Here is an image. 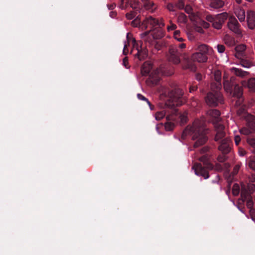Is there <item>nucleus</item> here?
<instances>
[{"label": "nucleus", "instance_id": "obj_1", "mask_svg": "<svg viewBox=\"0 0 255 255\" xmlns=\"http://www.w3.org/2000/svg\"><path fill=\"white\" fill-rule=\"evenodd\" d=\"M204 126L205 121L203 118H202L195 120L192 126L186 129V132H188L189 130V132L192 135V139L196 140L194 143L195 147H198L204 144L207 140L206 136V131Z\"/></svg>", "mask_w": 255, "mask_h": 255}, {"label": "nucleus", "instance_id": "obj_2", "mask_svg": "<svg viewBox=\"0 0 255 255\" xmlns=\"http://www.w3.org/2000/svg\"><path fill=\"white\" fill-rule=\"evenodd\" d=\"M215 89V91L212 89V91L208 93L205 98L207 104L211 107H216L223 102V97L220 90Z\"/></svg>", "mask_w": 255, "mask_h": 255}, {"label": "nucleus", "instance_id": "obj_3", "mask_svg": "<svg viewBox=\"0 0 255 255\" xmlns=\"http://www.w3.org/2000/svg\"><path fill=\"white\" fill-rule=\"evenodd\" d=\"M140 38L145 42L151 44L154 39H160L163 37L164 33L160 29H151V31H147L140 34Z\"/></svg>", "mask_w": 255, "mask_h": 255}, {"label": "nucleus", "instance_id": "obj_4", "mask_svg": "<svg viewBox=\"0 0 255 255\" xmlns=\"http://www.w3.org/2000/svg\"><path fill=\"white\" fill-rule=\"evenodd\" d=\"M228 17V13L223 12L214 16L211 15H207L206 18L208 21L212 23L214 28L217 29H220L222 28L223 23Z\"/></svg>", "mask_w": 255, "mask_h": 255}, {"label": "nucleus", "instance_id": "obj_5", "mask_svg": "<svg viewBox=\"0 0 255 255\" xmlns=\"http://www.w3.org/2000/svg\"><path fill=\"white\" fill-rule=\"evenodd\" d=\"M143 25L145 28H149L148 31H151V29H153V28L156 26H158L160 28L164 26V23L162 19H156L150 16L146 17L143 21Z\"/></svg>", "mask_w": 255, "mask_h": 255}, {"label": "nucleus", "instance_id": "obj_6", "mask_svg": "<svg viewBox=\"0 0 255 255\" xmlns=\"http://www.w3.org/2000/svg\"><path fill=\"white\" fill-rule=\"evenodd\" d=\"M183 94V91L179 88L176 89L170 93V98L172 102H173V105L180 106L182 104L181 99L182 97Z\"/></svg>", "mask_w": 255, "mask_h": 255}, {"label": "nucleus", "instance_id": "obj_7", "mask_svg": "<svg viewBox=\"0 0 255 255\" xmlns=\"http://www.w3.org/2000/svg\"><path fill=\"white\" fill-rule=\"evenodd\" d=\"M227 26L229 29L236 34L240 36L242 35V31L240 28V25L235 17H231L229 18Z\"/></svg>", "mask_w": 255, "mask_h": 255}, {"label": "nucleus", "instance_id": "obj_8", "mask_svg": "<svg viewBox=\"0 0 255 255\" xmlns=\"http://www.w3.org/2000/svg\"><path fill=\"white\" fill-rule=\"evenodd\" d=\"M247 118L251 121V122L248 124V126L249 128L245 127L240 130V133L245 135H249L255 130V117L248 114Z\"/></svg>", "mask_w": 255, "mask_h": 255}, {"label": "nucleus", "instance_id": "obj_9", "mask_svg": "<svg viewBox=\"0 0 255 255\" xmlns=\"http://www.w3.org/2000/svg\"><path fill=\"white\" fill-rule=\"evenodd\" d=\"M133 51L135 49L137 51L136 53L135 54L139 60H142L144 59L147 56V52L146 50L142 49L141 46L140 42L136 44L135 40L133 39Z\"/></svg>", "mask_w": 255, "mask_h": 255}, {"label": "nucleus", "instance_id": "obj_10", "mask_svg": "<svg viewBox=\"0 0 255 255\" xmlns=\"http://www.w3.org/2000/svg\"><path fill=\"white\" fill-rule=\"evenodd\" d=\"M192 168L194 170L195 174L196 175L202 176L205 179H207L209 177L208 172L205 168L202 167L200 163L195 164Z\"/></svg>", "mask_w": 255, "mask_h": 255}, {"label": "nucleus", "instance_id": "obj_11", "mask_svg": "<svg viewBox=\"0 0 255 255\" xmlns=\"http://www.w3.org/2000/svg\"><path fill=\"white\" fill-rule=\"evenodd\" d=\"M219 149L224 154L229 153L231 150V140L225 137L221 141V144L218 147Z\"/></svg>", "mask_w": 255, "mask_h": 255}, {"label": "nucleus", "instance_id": "obj_12", "mask_svg": "<svg viewBox=\"0 0 255 255\" xmlns=\"http://www.w3.org/2000/svg\"><path fill=\"white\" fill-rule=\"evenodd\" d=\"M180 54L177 50L174 48L169 49V60L175 64H178L180 62L179 58Z\"/></svg>", "mask_w": 255, "mask_h": 255}, {"label": "nucleus", "instance_id": "obj_13", "mask_svg": "<svg viewBox=\"0 0 255 255\" xmlns=\"http://www.w3.org/2000/svg\"><path fill=\"white\" fill-rule=\"evenodd\" d=\"M217 133L215 137V140L216 141H221L223 138L225 136V133L224 131V127L221 123L216 124L215 125Z\"/></svg>", "mask_w": 255, "mask_h": 255}, {"label": "nucleus", "instance_id": "obj_14", "mask_svg": "<svg viewBox=\"0 0 255 255\" xmlns=\"http://www.w3.org/2000/svg\"><path fill=\"white\" fill-rule=\"evenodd\" d=\"M221 72L220 70H216L214 72V78L216 81V83L212 84H211V89H217L218 90H220L221 88Z\"/></svg>", "mask_w": 255, "mask_h": 255}, {"label": "nucleus", "instance_id": "obj_15", "mask_svg": "<svg viewBox=\"0 0 255 255\" xmlns=\"http://www.w3.org/2000/svg\"><path fill=\"white\" fill-rule=\"evenodd\" d=\"M192 60L199 63H204L207 61V56L206 54L201 52H195L191 57Z\"/></svg>", "mask_w": 255, "mask_h": 255}, {"label": "nucleus", "instance_id": "obj_16", "mask_svg": "<svg viewBox=\"0 0 255 255\" xmlns=\"http://www.w3.org/2000/svg\"><path fill=\"white\" fill-rule=\"evenodd\" d=\"M247 20L249 28L254 29L255 27V13L253 11L247 12Z\"/></svg>", "mask_w": 255, "mask_h": 255}, {"label": "nucleus", "instance_id": "obj_17", "mask_svg": "<svg viewBox=\"0 0 255 255\" xmlns=\"http://www.w3.org/2000/svg\"><path fill=\"white\" fill-rule=\"evenodd\" d=\"M198 160L203 162L206 168L209 169H212L213 166L210 163L209 155L207 154H204L199 157Z\"/></svg>", "mask_w": 255, "mask_h": 255}, {"label": "nucleus", "instance_id": "obj_18", "mask_svg": "<svg viewBox=\"0 0 255 255\" xmlns=\"http://www.w3.org/2000/svg\"><path fill=\"white\" fill-rule=\"evenodd\" d=\"M152 68V66L150 62H148V61L145 62L143 64V65L141 67V73L142 75H146L148 74L150 72Z\"/></svg>", "mask_w": 255, "mask_h": 255}, {"label": "nucleus", "instance_id": "obj_19", "mask_svg": "<svg viewBox=\"0 0 255 255\" xmlns=\"http://www.w3.org/2000/svg\"><path fill=\"white\" fill-rule=\"evenodd\" d=\"M242 84L243 86H247L250 91L255 90V78H251L248 82L243 81Z\"/></svg>", "mask_w": 255, "mask_h": 255}, {"label": "nucleus", "instance_id": "obj_20", "mask_svg": "<svg viewBox=\"0 0 255 255\" xmlns=\"http://www.w3.org/2000/svg\"><path fill=\"white\" fill-rule=\"evenodd\" d=\"M237 128V125L234 123L233 127L231 128V129L229 130V132L230 134H231L232 132L234 133L235 143L236 145H238L241 141V137L239 135L236 134Z\"/></svg>", "mask_w": 255, "mask_h": 255}, {"label": "nucleus", "instance_id": "obj_21", "mask_svg": "<svg viewBox=\"0 0 255 255\" xmlns=\"http://www.w3.org/2000/svg\"><path fill=\"white\" fill-rule=\"evenodd\" d=\"M243 94L242 88L238 85H236L234 87L233 96L239 99V101H242V96Z\"/></svg>", "mask_w": 255, "mask_h": 255}, {"label": "nucleus", "instance_id": "obj_22", "mask_svg": "<svg viewBox=\"0 0 255 255\" xmlns=\"http://www.w3.org/2000/svg\"><path fill=\"white\" fill-rule=\"evenodd\" d=\"M230 71L236 74L237 76L241 77H245L248 74V72L243 71L242 69L235 67H232L230 68Z\"/></svg>", "mask_w": 255, "mask_h": 255}, {"label": "nucleus", "instance_id": "obj_23", "mask_svg": "<svg viewBox=\"0 0 255 255\" xmlns=\"http://www.w3.org/2000/svg\"><path fill=\"white\" fill-rule=\"evenodd\" d=\"M235 13L241 22L245 20L246 15L244 10L241 8H236L235 10Z\"/></svg>", "mask_w": 255, "mask_h": 255}, {"label": "nucleus", "instance_id": "obj_24", "mask_svg": "<svg viewBox=\"0 0 255 255\" xmlns=\"http://www.w3.org/2000/svg\"><path fill=\"white\" fill-rule=\"evenodd\" d=\"M130 6L132 8L133 10L138 11V12H141L142 8H140V6L138 0H131L129 2Z\"/></svg>", "mask_w": 255, "mask_h": 255}, {"label": "nucleus", "instance_id": "obj_25", "mask_svg": "<svg viewBox=\"0 0 255 255\" xmlns=\"http://www.w3.org/2000/svg\"><path fill=\"white\" fill-rule=\"evenodd\" d=\"M142 0L144 1L143 6L146 9L150 10L151 12H153L156 8V7L154 6V4L152 1L149 0L146 1V0Z\"/></svg>", "mask_w": 255, "mask_h": 255}, {"label": "nucleus", "instance_id": "obj_26", "mask_svg": "<svg viewBox=\"0 0 255 255\" xmlns=\"http://www.w3.org/2000/svg\"><path fill=\"white\" fill-rule=\"evenodd\" d=\"M207 115L213 119H218L220 116V112L216 109L210 110L207 111Z\"/></svg>", "mask_w": 255, "mask_h": 255}, {"label": "nucleus", "instance_id": "obj_27", "mask_svg": "<svg viewBox=\"0 0 255 255\" xmlns=\"http://www.w3.org/2000/svg\"><path fill=\"white\" fill-rule=\"evenodd\" d=\"M224 3L222 0H211L210 5L214 8H219L222 7Z\"/></svg>", "mask_w": 255, "mask_h": 255}, {"label": "nucleus", "instance_id": "obj_28", "mask_svg": "<svg viewBox=\"0 0 255 255\" xmlns=\"http://www.w3.org/2000/svg\"><path fill=\"white\" fill-rule=\"evenodd\" d=\"M224 41L226 45L230 47L233 46L235 44L234 39L229 35H225L224 38Z\"/></svg>", "mask_w": 255, "mask_h": 255}, {"label": "nucleus", "instance_id": "obj_29", "mask_svg": "<svg viewBox=\"0 0 255 255\" xmlns=\"http://www.w3.org/2000/svg\"><path fill=\"white\" fill-rule=\"evenodd\" d=\"M191 20L195 22L194 25L195 30L200 33H204V30L203 29L202 27L199 24V22H197V18L196 17L195 18L191 17Z\"/></svg>", "mask_w": 255, "mask_h": 255}, {"label": "nucleus", "instance_id": "obj_30", "mask_svg": "<svg viewBox=\"0 0 255 255\" xmlns=\"http://www.w3.org/2000/svg\"><path fill=\"white\" fill-rule=\"evenodd\" d=\"M197 50L198 52H201L206 55L208 51V46L205 44H201L198 46Z\"/></svg>", "mask_w": 255, "mask_h": 255}, {"label": "nucleus", "instance_id": "obj_31", "mask_svg": "<svg viewBox=\"0 0 255 255\" xmlns=\"http://www.w3.org/2000/svg\"><path fill=\"white\" fill-rule=\"evenodd\" d=\"M246 49V46L244 44L238 45L235 48L236 51L239 55L242 54L243 52L245 51Z\"/></svg>", "mask_w": 255, "mask_h": 255}, {"label": "nucleus", "instance_id": "obj_32", "mask_svg": "<svg viewBox=\"0 0 255 255\" xmlns=\"http://www.w3.org/2000/svg\"><path fill=\"white\" fill-rule=\"evenodd\" d=\"M197 22H199V24L204 28H208L209 27V23L201 19L198 16H196Z\"/></svg>", "mask_w": 255, "mask_h": 255}, {"label": "nucleus", "instance_id": "obj_33", "mask_svg": "<svg viewBox=\"0 0 255 255\" xmlns=\"http://www.w3.org/2000/svg\"><path fill=\"white\" fill-rule=\"evenodd\" d=\"M177 21L180 23H185L187 21V17L185 14L181 13L179 14L177 18Z\"/></svg>", "mask_w": 255, "mask_h": 255}, {"label": "nucleus", "instance_id": "obj_34", "mask_svg": "<svg viewBox=\"0 0 255 255\" xmlns=\"http://www.w3.org/2000/svg\"><path fill=\"white\" fill-rule=\"evenodd\" d=\"M183 68L184 69H190L191 71H195L196 67L195 65L190 62H188L186 65H183Z\"/></svg>", "mask_w": 255, "mask_h": 255}, {"label": "nucleus", "instance_id": "obj_35", "mask_svg": "<svg viewBox=\"0 0 255 255\" xmlns=\"http://www.w3.org/2000/svg\"><path fill=\"white\" fill-rule=\"evenodd\" d=\"M139 13L138 11L134 10L133 11L127 13L126 14V17L127 19L131 20L137 16V14Z\"/></svg>", "mask_w": 255, "mask_h": 255}, {"label": "nucleus", "instance_id": "obj_36", "mask_svg": "<svg viewBox=\"0 0 255 255\" xmlns=\"http://www.w3.org/2000/svg\"><path fill=\"white\" fill-rule=\"evenodd\" d=\"M165 116V113L164 111L157 112L155 114V119L157 121H160Z\"/></svg>", "mask_w": 255, "mask_h": 255}, {"label": "nucleus", "instance_id": "obj_37", "mask_svg": "<svg viewBox=\"0 0 255 255\" xmlns=\"http://www.w3.org/2000/svg\"><path fill=\"white\" fill-rule=\"evenodd\" d=\"M185 11L190 15V17L195 18L197 16H194V13L193 12V9L192 7L188 5H187L185 7Z\"/></svg>", "mask_w": 255, "mask_h": 255}, {"label": "nucleus", "instance_id": "obj_38", "mask_svg": "<svg viewBox=\"0 0 255 255\" xmlns=\"http://www.w3.org/2000/svg\"><path fill=\"white\" fill-rule=\"evenodd\" d=\"M164 127L166 131H170L173 129L174 124L171 122H168L165 124Z\"/></svg>", "mask_w": 255, "mask_h": 255}, {"label": "nucleus", "instance_id": "obj_39", "mask_svg": "<svg viewBox=\"0 0 255 255\" xmlns=\"http://www.w3.org/2000/svg\"><path fill=\"white\" fill-rule=\"evenodd\" d=\"M240 192V187L238 184H235L233 186L232 192L234 195H238Z\"/></svg>", "mask_w": 255, "mask_h": 255}, {"label": "nucleus", "instance_id": "obj_40", "mask_svg": "<svg viewBox=\"0 0 255 255\" xmlns=\"http://www.w3.org/2000/svg\"><path fill=\"white\" fill-rule=\"evenodd\" d=\"M180 32L179 30H175L174 32V37L178 41L181 42L183 41V38L180 36Z\"/></svg>", "mask_w": 255, "mask_h": 255}, {"label": "nucleus", "instance_id": "obj_41", "mask_svg": "<svg viewBox=\"0 0 255 255\" xmlns=\"http://www.w3.org/2000/svg\"><path fill=\"white\" fill-rule=\"evenodd\" d=\"M137 97L139 100L143 101L146 102L148 105L150 107L151 104L149 100L141 94H137Z\"/></svg>", "mask_w": 255, "mask_h": 255}, {"label": "nucleus", "instance_id": "obj_42", "mask_svg": "<svg viewBox=\"0 0 255 255\" xmlns=\"http://www.w3.org/2000/svg\"><path fill=\"white\" fill-rule=\"evenodd\" d=\"M180 120L181 124H184L187 122V113L184 112L183 114L180 115Z\"/></svg>", "mask_w": 255, "mask_h": 255}, {"label": "nucleus", "instance_id": "obj_43", "mask_svg": "<svg viewBox=\"0 0 255 255\" xmlns=\"http://www.w3.org/2000/svg\"><path fill=\"white\" fill-rule=\"evenodd\" d=\"M240 65L242 66H243V67H245L246 68H249L253 65L251 62L246 61V60L242 61L241 62Z\"/></svg>", "mask_w": 255, "mask_h": 255}, {"label": "nucleus", "instance_id": "obj_44", "mask_svg": "<svg viewBox=\"0 0 255 255\" xmlns=\"http://www.w3.org/2000/svg\"><path fill=\"white\" fill-rule=\"evenodd\" d=\"M186 0H179L178 2L175 5L176 7L178 9H183L184 8Z\"/></svg>", "mask_w": 255, "mask_h": 255}, {"label": "nucleus", "instance_id": "obj_45", "mask_svg": "<svg viewBox=\"0 0 255 255\" xmlns=\"http://www.w3.org/2000/svg\"><path fill=\"white\" fill-rule=\"evenodd\" d=\"M246 162H247V160H246ZM246 164H247V162H246ZM248 165L250 168L255 171V160L250 159L248 163Z\"/></svg>", "mask_w": 255, "mask_h": 255}, {"label": "nucleus", "instance_id": "obj_46", "mask_svg": "<svg viewBox=\"0 0 255 255\" xmlns=\"http://www.w3.org/2000/svg\"><path fill=\"white\" fill-rule=\"evenodd\" d=\"M177 28V26L174 23H172L171 21H170V25L167 27V29L168 31H170L172 30H174Z\"/></svg>", "mask_w": 255, "mask_h": 255}, {"label": "nucleus", "instance_id": "obj_47", "mask_svg": "<svg viewBox=\"0 0 255 255\" xmlns=\"http://www.w3.org/2000/svg\"><path fill=\"white\" fill-rule=\"evenodd\" d=\"M166 8L170 11H175L176 6L172 3H169L167 4Z\"/></svg>", "mask_w": 255, "mask_h": 255}, {"label": "nucleus", "instance_id": "obj_48", "mask_svg": "<svg viewBox=\"0 0 255 255\" xmlns=\"http://www.w3.org/2000/svg\"><path fill=\"white\" fill-rule=\"evenodd\" d=\"M247 142L250 145L255 148V138H249L247 139Z\"/></svg>", "mask_w": 255, "mask_h": 255}, {"label": "nucleus", "instance_id": "obj_49", "mask_svg": "<svg viewBox=\"0 0 255 255\" xmlns=\"http://www.w3.org/2000/svg\"><path fill=\"white\" fill-rule=\"evenodd\" d=\"M217 47V50H218V52L222 53L225 51V47L224 45H218Z\"/></svg>", "mask_w": 255, "mask_h": 255}, {"label": "nucleus", "instance_id": "obj_50", "mask_svg": "<svg viewBox=\"0 0 255 255\" xmlns=\"http://www.w3.org/2000/svg\"><path fill=\"white\" fill-rule=\"evenodd\" d=\"M254 203L252 199H249L247 202V206L249 209H252L253 207Z\"/></svg>", "mask_w": 255, "mask_h": 255}, {"label": "nucleus", "instance_id": "obj_51", "mask_svg": "<svg viewBox=\"0 0 255 255\" xmlns=\"http://www.w3.org/2000/svg\"><path fill=\"white\" fill-rule=\"evenodd\" d=\"M123 64L127 69H128L129 68V66L128 65V59L127 57L123 59Z\"/></svg>", "mask_w": 255, "mask_h": 255}, {"label": "nucleus", "instance_id": "obj_52", "mask_svg": "<svg viewBox=\"0 0 255 255\" xmlns=\"http://www.w3.org/2000/svg\"><path fill=\"white\" fill-rule=\"evenodd\" d=\"M238 153L240 156H244L246 154V151L244 149L240 148L239 149Z\"/></svg>", "mask_w": 255, "mask_h": 255}, {"label": "nucleus", "instance_id": "obj_53", "mask_svg": "<svg viewBox=\"0 0 255 255\" xmlns=\"http://www.w3.org/2000/svg\"><path fill=\"white\" fill-rule=\"evenodd\" d=\"M229 82L228 81H225L224 82V87L225 89V90L227 91L228 90H230V85H229Z\"/></svg>", "mask_w": 255, "mask_h": 255}, {"label": "nucleus", "instance_id": "obj_54", "mask_svg": "<svg viewBox=\"0 0 255 255\" xmlns=\"http://www.w3.org/2000/svg\"><path fill=\"white\" fill-rule=\"evenodd\" d=\"M203 78V75L200 74V73H197L196 74V79L198 81H200L201 80H202Z\"/></svg>", "mask_w": 255, "mask_h": 255}, {"label": "nucleus", "instance_id": "obj_55", "mask_svg": "<svg viewBox=\"0 0 255 255\" xmlns=\"http://www.w3.org/2000/svg\"><path fill=\"white\" fill-rule=\"evenodd\" d=\"M209 150V147L208 146H204L200 150L201 153H206Z\"/></svg>", "mask_w": 255, "mask_h": 255}, {"label": "nucleus", "instance_id": "obj_56", "mask_svg": "<svg viewBox=\"0 0 255 255\" xmlns=\"http://www.w3.org/2000/svg\"><path fill=\"white\" fill-rule=\"evenodd\" d=\"M240 168V166L239 165H237L235 167V168L234 169V172L235 174H236L238 172Z\"/></svg>", "mask_w": 255, "mask_h": 255}, {"label": "nucleus", "instance_id": "obj_57", "mask_svg": "<svg viewBox=\"0 0 255 255\" xmlns=\"http://www.w3.org/2000/svg\"><path fill=\"white\" fill-rule=\"evenodd\" d=\"M197 89V86H191V87H190V89H189L190 90V92L192 93L194 91L196 90Z\"/></svg>", "mask_w": 255, "mask_h": 255}, {"label": "nucleus", "instance_id": "obj_58", "mask_svg": "<svg viewBox=\"0 0 255 255\" xmlns=\"http://www.w3.org/2000/svg\"><path fill=\"white\" fill-rule=\"evenodd\" d=\"M123 2H124V0H121L122 3L119 5L120 8L122 9H125L126 8V5L125 6L123 4Z\"/></svg>", "mask_w": 255, "mask_h": 255}, {"label": "nucleus", "instance_id": "obj_59", "mask_svg": "<svg viewBox=\"0 0 255 255\" xmlns=\"http://www.w3.org/2000/svg\"><path fill=\"white\" fill-rule=\"evenodd\" d=\"M249 188L252 191H254L255 189V185L253 184H250L249 186Z\"/></svg>", "mask_w": 255, "mask_h": 255}, {"label": "nucleus", "instance_id": "obj_60", "mask_svg": "<svg viewBox=\"0 0 255 255\" xmlns=\"http://www.w3.org/2000/svg\"><path fill=\"white\" fill-rule=\"evenodd\" d=\"M188 37L190 40H193L194 39V37L191 34H188Z\"/></svg>", "mask_w": 255, "mask_h": 255}, {"label": "nucleus", "instance_id": "obj_61", "mask_svg": "<svg viewBox=\"0 0 255 255\" xmlns=\"http://www.w3.org/2000/svg\"><path fill=\"white\" fill-rule=\"evenodd\" d=\"M179 47L181 49H184L186 47V44L184 43H181L179 44Z\"/></svg>", "mask_w": 255, "mask_h": 255}, {"label": "nucleus", "instance_id": "obj_62", "mask_svg": "<svg viewBox=\"0 0 255 255\" xmlns=\"http://www.w3.org/2000/svg\"><path fill=\"white\" fill-rule=\"evenodd\" d=\"M115 13L114 11H111L110 12V16L112 17H114L115 16Z\"/></svg>", "mask_w": 255, "mask_h": 255}, {"label": "nucleus", "instance_id": "obj_63", "mask_svg": "<svg viewBox=\"0 0 255 255\" xmlns=\"http://www.w3.org/2000/svg\"><path fill=\"white\" fill-rule=\"evenodd\" d=\"M126 44H125L124 47V49H123V53L125 55L127 54V53L126 52Z\"/></svg>", "mask_w": 255, "mask_h": 255}, {"label": "nucleus", "instance_id": "obj_64", "mask_svg": "<svg viewBox=\"0 0 255 255\" xmlns=\"http://www.w3.org/2000/svg\"><path fill=\"white\" fill-rule=\"evenodd\" d=\"M236 1L238 3H241L242 0H236Z\"/></svg>", "mask_w": 255, "mask_h": 255}]
</instances>
